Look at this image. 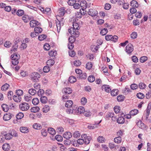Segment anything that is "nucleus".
Listing matches in <instances>:
<instances>
[{"instance_id": "1", "label": "nucleus", "mask_w": 151, "mask_h": 151, "mask_svg": "<svg viewBox=\"0 0 151 151\" xmlns=\"http://www.w3.org/2000/svg\"><path fill=\"white\" fill-rule=\"evenodd\" d=\"M12 59V64L16 65L18 64L19 63V59L20 58V56L19 55L13 54L11 56Z\"/></svg>"}, {"instance_id": "2", "label": "nucleus", "mask_w": 151, "mask_h": 151, "mask_svg": "<svg viewBox=\"0 0 151 151\" xmlns=\"http://www.w3.org/2000/svg\"><path fill=\"white\" fill-rule=\"evenodd\" d=\"M31 80L35 82L39 81V79L40 77V75L37 72H34L30 74Z\"/></svg>"}, {"instance_id": "3", "label": "nucleus", "mask_w": 151, "mask_h": 151, "mask_svg": "<svg viewBox=\"0 0 151 151\" xmlns=\"http://www.w3.org/2000/svg\"><path fill=\"white\" fill-rule=\"evenodd\" d=\"M20 109L22 111H26L29 108V105L27 103L24 102L20 104L19 106Z\"/></svg>"}, {"instance_id": "4", "label": "nucleus", "mask_w": 151, "mask_h": 151, "mask_svg": "<svg viewBox=\"0 0 151 151\" xmlns=\"http://www.w3.org/2000/svg\"><path fill=\"white\" fill-rule=\"evenodd\" d=\"M105 39L107 41L111 40L115 42L117 41L118 37L116 35L113 36L111 35H107L105 36Z\"/></svg>"}, {"instance_id": "5", "label": "nucleus", "mask_w": 151, "mask_h": 151, "mask_svg": "<svg viewBox=\"0 0 151 151\" xmlns=\"http://www.w3.org/2000/svg\"><path fill=\"white\" fill-rule=\"evenodd\" d=\"M82 138H84L85 143L86 145L88 144L91 139V137L90 136H87L86 134H83L81 136Z\"/></svg>"}, {"instance_id": "6", "label": "nucleus", "mask_w": 151, "mask_h": 151, "mask_svg": "<svg viewBox=\"0 0 151 151\" xmlns=\"http://www.w3.org/2000/svg\"><path fill=\"white\" fill-rule=\"evenodd\" d=\"M126 50L127 53L131 54L133 51V46L131 43L129 44L126 47Z\"/></svg>"}, {"instance_id": "7", "label": "nucleus", "mask_w": 151, "mask_h": 151, "mask_svg": "<svg viewBox=\"0 0 151 151\" xmlns=\"http://www.w3.org/2000/svg\"><path fill=\"white\" fill-rule=\"evenodd\" d=\"M88 14L92 17L95 16L97 15L98 12L95 9H91L89 10L88 12Z\"/></svg>"}, {"instance_id": "8", "label": "nucleus", "mask_w": 151, "mask_h": 151, "mask_svg": "<svg viewBox=\"0 0 151 151\" xmlns=\"http://www.w3.org/2000/svg\"><path fill=\"white\" fill-rule=\"evenodd\" d=\"M72 134L70 132H65L63 135V137L67 139H69L70 138L72 137Z\"/></svg>"}, {"instance_id": "9", "label": "nucleus", "mask_w": 151, "mask_h": 151, "mask_svg": "<svg viewBox=\"0 0 151 151\" xmlns=\"http://www.w3.org/2000/svg\"><path fill=\"white\" fill-rule=\"evenodd\" d=\"M13 115L10 113L5 114L3 116V119L5 121H8L10 120Z\"/></svg>"}, {"instance_id": "10", "label": "nucleus", "mask_w": 151, "mask_h": 151, "mask_svg": "<svg viewBox=\"0 0 151 151\" xmlns=\"http://www.w3.org/2000/svg\"><path fill=\"white\" fill-rule=\"evenodd\" d=\"M81 7H82L81 9L82 11H84V9H85L87 7V3L86 1H82L80 2Z\"/></svg>"}, {"instance_id": "11", "label": "nucleus", "mask_w": 151, "mask_h": 151, "mask_svg": "<svg viewBox=\"0 0 151 151\" xmlns=\"http://www.w3.org/2000/svg\"><path fill=\"white\" fill-rule=\"evenodd\" d=\"M65 9L63 8L62 7L58 10V12L59 15L61 17L63 16L65 13H66V11L65 10Z\"/></svg>"}, {"instance_id": "12", "label": "nucleus", "mask_w": 151, "mask_h": 151, "mask_svg": "<svg viewBox=\"0 0 151 151\" xmlns=\"http://www.w3.org/2000/svg\"><path fill=\"white\" fill-rule=\"evenodd\" d=\"M82 10L81 9L80 10L79 12H76L75 14V16L76 17L78 18H81L83 15H84L85 13L84 12H82Z\"/></svg>"}, {"instance_id": "13", "label": "nucleus", "mask_w": 151, "mask_h": 151, "mask_svg": "<svg viewBox=\"0 0 151 151\" xmlns=\"http://www.w3.org/2000/svg\"><path fill=\"white\" fill-rule=\"evenodd\" d=\"M63 92L66 94H70L72 93V90L69 88L67 87L64 88L63 90Z\"/></svg>"}, {"instance_id": "14", "label": "nucleus", "mask_w": 151, "mask_h": 151, "mask_svg": "<svg viewBox=\"0 0 151 151\" xmlns=\"http://www.w3.org/2000/svg\"><path fill=\"white\" fill-rule=\"evenodd\" d=\"M130 5L132 7L136 8H137L139 6L138 2L134 0H133L131 1Z\"/></svg>"}, {"instance_id": "15", "label": "nucleus", "mask_w": 151, "mask_h": 151, "mask_svg": "<svg viewBox=\"0 0 151 151\" xmlns=\"http://www.w3.org/2000/svg\"><path fill=\"white\" fill-rule=\"evenodd\" d=\"M137 125L140 128L142 129H145L146 128V126L143 123H142L141 121H139L137 123Z\"/></svg>"}, {"instance_id": "16", "label": "nucleus", "mask_w": 151, "mask_h": 151, "mask_svg": "<svg viewBox=\"0 0 151 151\" xmlns=\"http://www.w3.org/2000/svg\"><path fill=\"white\" fill-rule=\"evenodd\" d=\"M114 116V113L111 112L107 113L105 117L106 119H107L108 118L111 117L113 118Z\"/></svg>"}, {"instance_id": "17", "label": "nucleus", "mask_w": 151, "mask_h": 151, "mask_svg": "<svg viewBox=\"0 0 151 151\" xmlns=\"http://www.w3.org/2000/svg\"><path fill=\"white\" fill-rule=\"evenodd\" d=\"M20 131L22 133H26L28 132L29 130L27 127H21L20 128Z\"/></svg>"}, {"instance_id": "18", "label": "nucleus", "mask_w": 151, "mask_h": 151, "mask_svg": "<svg viewBox=\"0 0 151 151\" xmlns=\"http://www.w3.org/2000/svg\"><path fill=\"white\" fill-rule=\"evenodd\" d=\"M3 149L5 151H8L10 148L9 144L8 143L4 144L2 146Z\"/></svg>"}, {"instance_id": "19", "label": "nucleus", "mask_w": 151, "mask_h": 151, "mask_svg": "<svg viewBox=\"0 0 151 151\" xmlns=\"http://www.w3.org/2000/svg\"><path fill=\"white\" fill-rule=\"evenodd\" d=\"M73 104L72 100H69L66 101L65 104V106L67 108H70L72 107Z\"/></svg>"}, {"instance_id": "20", "label": "nucleus", "mask_w": 151, "mask_h": 151, "mask_svg": "<svg viewBox=\"0 0 151 151\" xmlns=\"http://www.w3.org/2000/svg\"><path fill=\"white\" fill-rule=\"evenodd\" d=\"M102 88L103 89H104L105 91L107 92H110L111 90L109 85H104Z\"/></svg>"}, {"instance_id": "21", "label": "nucleus", "mask_w": 151, "mask_h": 151, "mask_svg": "<svg viewBox=\"0 0 151 151\" xmlns=\"http://www.w3.org/2000/svg\"><path fill=\"white\" fill-rule=\"evenodd\" d=\"M50 110V107L49 106L47 105H45L42 109V111L45 113H46Z\"/></svg>"}, {"instance_id": "22", "label": "nucleus", "mask_w": 151, "mask_h": 151, "mask_svg": "<svg viewBox=\"0 0 151 151\" xmlns=\"http://www.w3.org/2000/svg\"><path fill=\"white\" fill-rule=\"evenodd\" d=\"M13 99L16 102H20L21 100V97L20 96L14 95L13 96Z\"/></svg>"}, {"instance_id": "23", "label": "nucleus", "mask_w": 151, "mask_h": 151, "mask_svg": "<svg viewBox=\"0 0 151 151\" xmlns=\"http://www.w3.org/2000/svg\"><path fill=\"white\" fill-rule=\"evenodd\" d=\"M34 31L36 34L37 33L38 34L42 32V28L39 27H36L35 28Z\"/></svg>"}, {"instance_id": "24", "label": "nucleus", "mask_w": 151, "mask_h": 151, "mask_svg": "<svg viewBox=\"0 0 151 151\" xmlns=\"http://www.w3.org/2000/svg\"><path fill=\"white\" fill-rule=\"evenodd\" d=\"M1 107L3 110L5 112H7L9 110V107L8 105L6 104H3L1 105Z\"/></svg>"}, {"instance_id": "25", "label": "nucleus", "mask_w": 151, "mask_h": 151, "mask_svg": "<svg viewBox=\"0 0 151 151\" xmlns=\"http://www.w3.org/2000/svg\"><path fill=\"white\" fill-rule=\"evenodd\" d=\"M117 122L119 124H123L124 122V118L122 116L119 117L117 119Z\"/></svg>"}, {"instance_id": "26", "label": "nucleus", "mask_w": 151, "mask_h": 151, "mask_svg": "<svg viewBox=\"0 0 151 151\" xmlns=\"http://www.w3.org/2000/svg\"><path fill=\"white\" fill-rule=\"evenodd\" d=\"M84 111V108L83 107L80 106L78 109L77 112L79 114H81L83 113Z\"/></svg>"}, {"instance_id": "27", "label": "nucleus", "mask_w": 151, "mask_h": 151, "mask_svg": "<svg viewBox=\"0 0 151 151\" xmlns=\"http://www.w3.org/2000/svg\"><path fill=\"white\" fill-rule=\"evenodd\" d=\"M40 109V108L38 106H35L32 107L30 109V111L31 112L36 113L38 112Z\"/></svg>"}, {"instance_id": "28", "label": "nucleus", "mask_w": 151, "mask_h": 151, "mask_svg": "<svg viewBox=\"0 0 151 151\" xmlns=\"http://www.w3.org/2000/svg\"><path fill=\"white\" fill-rule=\"evenodd\" d=\"M33 128L37 129H40L42 128L41 125L37 123H35L33 125Z\"/></svg>"}, {"instance_id": "29", "label": "nucleus", "mask_w": 151, "mask_h": 151, "mask_svg": "<svg viewBox=\"0 0 151 151\" xmlns=\"http://www.w3.org/2000/svg\"><path fill=\"white\" fill-rule=\"evenodd\" d=\"M122 138L121 137H117L114 139V141L117 143H120L122 142Z\"/></svg>"}, {"instance_id": "30", "label": "nucleus", "mask_w": 151, "mask_h": 151, "mask_svg": "<svg viewBox=\"0 0 151 151\" xmlns=\"http://www.w3.org/2000/svg\"><path fill=\"white\" fill-rule=\"evenodd\" d=\"M9 85L7 83H5L3 85L1 88V89L3 91H5L9 87Z\"/></svg>"}, {"instance_id": "31", "label": "nucleus", "mask_w": 151, "mask_h": 151, "mask_svg": "<svg viewBox=\"0 0 151 151\" xmlns=\"http://www.w3.org/2000/svg\"><path fill=\"white\" fill-rule=\"evenodd\" d=\"M32 102L34 105H36L39 104V101L38 98H35L32 100Z\"/></svg>"}, {"instance_id": "32", "label": "nucleus", "mask_w": 151, "mask_h": 151, "mask_svg": "<svg viewBox=\"0 0 151 151\" xmlns=\"http://www.w3.org/2000/svg\"><path fill=\"white\" fill-rule=\"evenodd\" d=\"M40 101L42 103H46L47 101V99L45 96H42L40 98Z\"/></svg>"}, {"instance_id": "33", "label": "nucleus", "mask_w": 151, "mask_h": 151, "mask_svg": "<svg viewBox=\"0 0 151 151\" xmlns=\"http://www.w3.org/2000/svg\"><path fill=\"white\" fill-rule=\"evenodd\" d=\"M111 93L113 96H116L119 93L117 89H113L111 91Z\"/></svg>"}, {"instance_id": "34", "label": "nucleus", "mask_w": 151, "mask_h": 151, "mask_svg": "<svg viewBox=\"0 0 151 151\" xmlns=\"http://www.w3.org/2000/svg\"><path fill=\"white\" fill-rule=\"evenodd\" d=\"M73 28L76 30H78L79 29V25L76 22H74L73 24Z\"/></svg>"}, {"instance_id": "35", "label": "nucleus", "mask_w": 151, "mask_h": 151, "mask_svg": "<svg viewBox=\"0 0 151 151\" xmlns=\"http://www.w3.org/2000/svg\"><path fill=\"white\" fill-rule=\"evenodd\" d=\"M48 131L49 133L52 135L55 134L56 133L55 129L52 128H49L48 129Z\"/></svg>"}, {"instance_id": "36", "label": "nucleus", "mask_w": 151, "mask_h": 151, "mask_svg": "<svg viewBox=\"0 0 151 151\" xmlns=\"http://www.w3.org/2000/svg\"><path fill=\"white\" fill-rule=\"evenodd\" d=\"M76 78L74 76H70L69 78L68 81L70 83H73L76 81Z\"/></svg>"}, {"instance_id": "37", "label": "nucleus", "mask_w": 151, "mask_h": 151, "mask_svg": "<svg viewBox=\"0 0 151 151\" xmlns=\"http://www.w3.org/2000/svg\"><path fill=\"white\" fill-rule=\"evenodd\" d=\"M24 115L22 112H19L16 115V118L18 119H20L23 117Z\"/></svg>"}, {"instance_id": "38", "label": "nucleus", "mask_w": 151, "mask_h": 151, "mask_svg": "<svg viewBox=\"0 0 151 151\" xmlns=\"http://www.w3.org/2000/svg\"><path fill=\"white\" fill-rule=\"evenodd\" d=\"M28 92L31 95L33 96L36 93V91L34 89L31 88L29 90Z\"/></svg>"}, {"instance_id": "39", "label": "nucleus", "mask_w": 151, "mask_h": 151, "mask_svg": "<svg viewBox=\"0 0 151 151\" xmlns=\"http://www.w3.org/2000/svg\"><path fill=\"white\" fill-rule=\"evenodd\" d=\"M24 14V11L22 9H19L17 11L16 14L19 16H21Z\"/></svg>"}, {"instance_id": "40", "label": "nucleus", "mask_w": 151, "mask_h": 151, "mask_svg": "<svg viewBox=\"0 0 151 151\" xmlns=\"http://www.w3.org/2000/svg\"><path fill=\"white\" fill-rule=\"evenodd\" d=\"M9 133L12 137H17L18 135L16 132L14 130H12L10 131Z\"/></svg>"}, {"instance_id": "41", "label": "nucleus", "mask_w": 151, "mask_h": 151, "mask_svg": "<svg viewBox=\"0 0 151 151\" xmlns=\"http://www.w3.org/2000/svg\"><path fill=\"white\" fill-rule=\"evenodd\" d=\"M88 81L90 82H93L95 80V78L92 75L90 76L88 78Z\"/></svg>"}, {"instance_id": "42", "label": "nucleus", "mask_w": 151, "mask_h": 151, "mask_svg": "<svg viewBox=\"0 0 151 151\" xmlns=\"http://www.w3.org/2000/svg\"><path fill=\"white\" fill-rule=\"evenodd\" d=\"M54 63V61L52 59H50L47 62V64L48 65L52 66Z\"/></svg>"}, {"instance_id": "43", "label": "nucleus", "mask_w": 151, "mask_h": 151, "mask_svg": "<svg viewBox=\"0 0 151 151\" xmlns=\"http://www.w3.org/2000/svg\"><path fill=\"white\" fill-rule=\"evenodd\" d=\"M32 99V97L30 95L26 96H24V99L26 101H31Z\"/></svg>"}, {"instance_id": "44", "label": "nucleus", "mask_w": 151, "mask_h": 151, "mask_svg": "<svg viewBox=\"0 0 151 151\" xmlns=\"http://www.w3.org/2000/svg\"><path fill=\"white\" fill-rule=\"evenodd\" d=\"M138 110L137 109H134L132 110L130 112V115L134 116L137 114L138 112Z\"/></svg>"}, {"instance_id": "45", "label": "nucleus", "mask_w": 151, "mask_h": 151, "mask_svg": "<svg viewBox=\"0 0 151 151\" xmlns=\"http://www.w3.org/2000/svg\"><path fill=\"white\" fill-rule=\"evenodd\" d=\"M73 8L75 9H79L81 7V5L80 4V2H76L73 6Z\"/></svg>"}, {"instance_id": "46", "label": "nucleus", "mask_w": 151, "mask_h": 151, "mask_svg": "<svg viewBox=\"0 0 151 151\" xmlns=\"http://www.w3.org/2000/svg\"><path fill=\"white\" fill-rule=\"evenodd\" d=\"M124 96L122 95H119L117 97V100L119 101H122L124 99Z\"/></svg>"}, {"instance_id": "47", "label": "nucleus", "mask_w": 151, "mask_h": 151, "mask_svg": "<svg viewBox=\"0 0 151 151\" xmlns=\"http://www.w3.org/2000/svg\"><path fill=\"white\" fill-rule=\"evenodd\" d=\"M56 26L57 28V31L58 32H59L60 31V30L61 29V24L60 22L58 21V22H57L56 23Z\"/></svg>"}, {"instance_id": "48", "label": "nucleus", "mask_w": 151, "mask_h": 151, "mask_svg": "<svg viewBox=\"0 0 151 151\" xmlns=\"http://www.w3.org/2000/svg\"><path fill=\"white\" fill-rule=\"evenodd\" d=\"M148 58L145 56H143L140 58L139 60L142 63H143L147 60Z\"/></svg>"}, {"instance_id": "49", "label": "nucleus", "mask_w": 151, "mask_h": 151, "mask_svg": "<svg viewBox=\"0 0 151 151\" xmlns=\"http://www.w3.org/2000/svg\"><path fill=\"white\" fill-rule=\"evenodd\" d=\"M81 135V134L78 131H76L73 134V137L76 138H78Z\"/></svg>"}, {"instance_id": "50", "label": "nucleus", "mask_w": 151, "mask_h": 151, "mask_svg": "<svg viewBox=\"0 0 151 151\" xmlns=\"http://www.w3.org/2000/svg\"><path fill=\"white\" fill-rule=\"evenodd\" d=\"M46 35L43 34L40 36H39L38 37V39L40 41H42L44 39H45L46 38Z\"/></svg>"}, {"instance_id": "51", "label": "nucleus", "mask_w": 151, "mask_h": 151, "mask_svg": "<svg viewBox=\"0 0 151 151\" xmlns=\"http://www.w3.org/2000/svg\"><path fill=\"white\" fill-rule=\"evenodd\" d=\"M108 30L107 28H105L101 30L100 32V34L102 35H105L107 32Z\"/></svg>"}, {"instance_id": "52", "label": "nucleus", "mask_w": 151, "mask_h": 151, "mask_svg": "<svg viewBox=\"0 0 151 151\" xmlns=\"http://www.w3.org/2000/svg\"><path fill=\"white\" fill-rule=\"evenodd\" d=\"M114 110L116 114H117L119 112L120 110V107L119 106H116L114 108Z\"/></svg>"}, {"instance_id": "53", "label": "nucleus", "mask_w": 151, "mask_h": 151, "mask_svg": "<svg viewBox=\"0 0 151 151\" xmlns=\"http://www.w3.org/2000/svg\"><path fill=\"white\" fill-rule=\"evenodd\" d=\"M76 2V0H69L68 1V4L70 6H73Z\"/></svg>"}, {"instance_id": "54", "label": "nucleus", "mask_w": 151, "mask_h": 151, "mask_svg": "<svg viewBox=\"0 0 151 151\" xmlns=\"http://www.w3.org/2000/svg\"><path fill=\"white\" fill-rule=\"evenodd\" d=\"M55 138L58 142H61L62 141L63 138L60 135H57L55 136Z\"/></svg>"}, {"instance_id": "55", "label": "nucleus", "mask_w": 151, "mask_h": 151, "mask_svg": "<svg viewBox=\"0 0 151 151\" xmlns=\"http://www.w3.org/2000/svg\"><path fill=\"white\" fill-rule=\"evenodd\" d=\"M5 139L7 140H10L12 138V136L11 135L10 133L4 134Z\"/></svg>"}, {"instance_id": "56", "label": "nucleus", "mask_w": 151, "mask_h": 151, "mask_svg": "<svg viewBox=\"0 0 151 151\" xmlns=\"http://www.w3.org/2000/svg\"><path fill=\"white\" fill-rule=\"evenodd\" d=\"M50 68L48 66H45L43 68V72L45 73H47L50 70Z\"/></svg>"}, {"instance_id": "57", "label": "nucleus", "mask_w": 151, "mask_h": 151, "mask_svg": "<svg viewBox=\"0 0 151 151\" xmlns=\"http://www.w3.org/2000/svg\"><path fill=\"white\" fill-rule=\"evenodd\" d=\"M18 47V46L17 45V44L15 43V45H13L12 47V48L11 49V51L15 52L17 50Z\"/></svg>"}, {"instance_id": "58", "label": "nucleus", "mask_w": 151, "mask_h": 151, "mask_svg": "<svg viewBox=\"0 0 151 151\" xmlns=\"http://www.w3.org/2000/svg\"><path fill=\"white\" fill-rule=\"evenodd\" d=\"M146 87V85L142 82H141L139 84V87L141 89H144Z\"/></svg>"}, {"instance_id": "59", "label": "nucleus", "mask_w": 151, "mask_h": 151, "mask_svg": "<svg viewBox=\"0 0 151 151\" xmlns=\"http://www.w3.org/2000/svg\"><path fill=\"white\" fill-rule=\"evenodd\" d=\"M137 97L139 99H143L145 97V95L142 93H139L137 94Z\"/></svg>"}, {"instance_id": "60", "label": "nucleus", "mask_w": 151, "mask_h": 151, "mask_svg": "<svg viewBox=\"0 0 151 151\" xmlns=\"http://www.w3.org/2000/svg\"><path fill=\"white\" fill-rule=\"evenodd\" d=\"M27 15L25 14L22 17V19L25 22H27L29 21V19H28Z\"/></svg>"}, {"instance_id": "61", "label": "nucleus", "mask_w": 151, "mask_h": 151, "mask_svg": "<svg viewBox=\"0 0 151 151\" xmlns=\"http://www.w3.org/2000/svg\"><path fill=\"white\" fill-rule=\"evenodd\" d=\"M92 67V64L91 62H88L86 65V68L88 69H90Z\"/></svg>"}, {"instance_id": "62", "label": "nucleus", "mask_w": 151, "mask_h": 151, "mask_svg": "<svg viewBox=\"0 0 151 151\" xmlns=\"http://www.w3.org/2000/svg\"><path fill=\"white\" fill-rule=\"evenodd\" d=\"M35 20H32L30 21V25L31 27H34L36 26Z\"/></svg>"}, {"instance_id": "63", "label": "nucleus", "mask_w": 151, "mask_h": 151, "mask_svg": "<svg viewBox=\"0 0 151 151\" xmlns=\"http://www.w3.org/2000/svg\"><path fill=\"white\" fill-rule=\"evenodd\" d=\"M16 93L17 96H20L22 95L23 91L19 89L16 90Z\"/></svg>"}, {"instance_id": "64", "label": "nucleus", "mask_w": 151, "mask_h": 151, "mask_svg": "<svg viewBox=\"0 0 151 151\" xmlns=\"http://www.w3.org/2000/svg\"><path fill=\"white\" fill-rule=\"evenodd\" d=\"M57 52L55 51H51L49 52V55L51 57H55L56 55Z\"/></svg>"}]
</instances>
